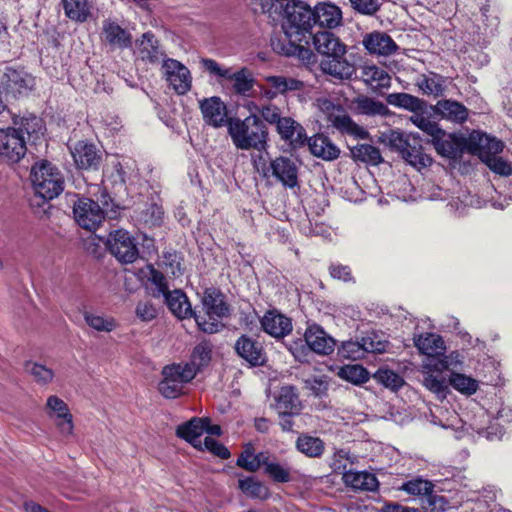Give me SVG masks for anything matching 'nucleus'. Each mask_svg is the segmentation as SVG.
<instances>
[{
  "label": "nucleus",
  "mask_w": 512,
  "mask_h": 512,
  "mask_svg": "<svg viewBox=\"0 0 512 512\" xmlns=\"http://www.w3.org/2000/svg\"><path fill=\"white\" fill-rule=\"evenodd\" d=\"M227 128L237 149L262 151L266 148L268 131L258 115L252 113L244 119L231 118Z\"/></svg>",
  "instance_id": "obj_1"
},
{
  "label": "nucleus",
  "mask_w": 512,
  "mask_h": 512,
  "mask_svg": "<svg viewBox=\"0 0 512 512\" xmlns=\"http://www.w3.org/2000/svg\"><path fill=\"white\" fill-rule=\"evenodd\" d=\"M30 178L35 194L45 201L58 197L64 190V177L51 162L41 160L31 167Z\"/></svg>",
  "instance_id": "obj_2"
},
{
  "label": "nucleus",
  "mask_w": 512,
  "mask_h": 512,
  "mask_svg": "<svg viewBox=\"0 0 512 512\" xmlns=\"http://www.w3.org/2000/svg\"><path fill=\"white\" fill-rule=\"evenodd\" d=\"M202 304L205 316L196 313L194 315L199 329L209 334L219 332L224 327L220 319L229 315V307L225 303L222 293L215 288L205 289Z\"/></svg>",
  "instance_id": "obj_3"
},
{
  "label": "nucleus",
  "mask_w": 512,
  "mask_h": 512,
  "mask_svg": "<svg viewBox=\"0 0 512 512\" xmlns=\"http://www.w3.org/2000/svg\"><path fill=\"white\" fill-rule=\"evenodd\" d=\"M285 21L282 25L284 33L293 40H304L311 34L315 25L313 8L300 0L287 2L285 9Z\"/></svg>",
  "instance_id": "obj_4"
},
{
  "label": "nucleus",
  "mask_w": 512,
  "mask_h": 512,
  "mask_svg": "<svg viewBox=\"0 0 512 512\" xmlns=\"http://www.w3.org/2000/svg\"><path fill=\"white\" fill-rule=\"evenodd\" d=\"M163 379L159 383V392L168 399H175L184 393V386L196 376L191 364L174 363L162 370Z\"/></svg>",
  "instance_id": "obj_5"
},
{
  "label": "nucleus",
  "mask_w": 512,
  "mask_h": 512,
  "mask_svg": "<svg viewBox=\"0 0 512 512\" xmlns=\"http://www.w3.org/2000/svg\"><path fill=\"white\" fill-rule=\"evenodd\" d=\"M106 245L110 253L121 263H133L139 256L135 239L126 230L110 232Z\"/></svg>",
  "instance_id": "obj_6"
},
{
  "label": "nucleus",
  "mask_w": 512,
  "mask_h": 512,
  "mask_svg": "<svg viewBox=\"0 0 512 512\" xmlns=\"http://www.w3.org/2000/svg\"><path fill=\"white\" fill-rule=\"evenodd\" d=\"M27 152V139L15 127L0 129V157L18 163Z\"/></svg>",
  "instance_id": "obj_7"
},
{
  "label": "nucleus",
  "mask_w": 512,
  "mask_h": 512,
  "mask_svg": "<svg viewBox=\"0 0 512 512\" xmlns=\"http://www.w3.org/2000/svg\"><path fill=\"white\" fill-rule=\"evenodd\" d=\"M161 70L169 87L178 95H184L191 89V73L189 69L178 60L172 58L163 59Z\"/></svg>",
  "instance_id": "obj_8"
},
{
  "label": "nucleus",
  "mask_w": 512,
  "mask_h": 512,
  "mask_svg": "<svg viewBox=\"0 0 512 512\" xmlns=\"http://www.w3.org/2000/svg\"><path fill=\"white\" fill-rule=\"evenodd\" d=\"M73 214L78 225L88 231H95L105 218L100 205L89 198L79 199L74 204Z\"/></svg>",
  "instance_id": "obj_9"
},
{
  "label": "nucleus",
  "mask_w": 512,
  "mask_h": 512,
  "mask_svg": "<svg viewBox=\"0 0 512 512\" xmlns=\"http://www.w3.org/2000/svg\"><path fill=\"white\" fill-rule=\"evenodd\" d=\"M467 150L477 155L483 163L498 155L503 150V143L485 133L474 131L466 142Z\"/></svg>",
  "instance_id": "obj_10"
},
{
  "label": "nucleus",
  "mask_w": 512,
  "mask_h": 512,
  "mask_svg": "<svg viewBox=\"0 0 512 512\" xmlns=\"http://www.w3.org/2000/svg\"><path fill=\"white\" fill-rule=\"evenodd\" d=\"M48 415L55 420L60 434L64 437L71 436L74 431L73 416L68 405L58 396L51 395L46 402Z\"/></svg>",
  "instance_id": "obj_11"
},
{
  "label": "nucleus",
  "mask_w": 512,
  "mask_h": 512,
  "mask_svg": "<svg viewBox=\"0 0 512 512\" xmlns=\"http://www.w3.org/2000/svg\"><path fill=\"white\" fill-rule=\"evenodd\" d=\"M100 37L112 49H126L132 44L131 34L110 18L102 21Z\"/></svg>",
  "instance_id": "obj_12"
},
{
  "label": "nucleus",
  "mask_w": 512,
  "mask_h": 512,
  "mask_svg": "<svg viewBox=\"0 0 512 512\" xmlns=\"http://www.w3.org/2000/svg\"><path fill=\"white\" fill-rule=\"evenodd\" d=\"M319 66L325 75L339 81L350 80L356 73L355 65L346 58V54L323 58Z\"/></svg>",
  "instance_id": "obj_13"
},
{
  "label": "nucleus",
  "mask_w": 512,
  "mask_h": 512,
  "mask_svg": "<svg viewBox=\"0 0 512 512\" xmlns=\"http://www.w3.org/2000/svg\"><path fill=\"white\" fill-rule=\"evenodd\" d=\"M304 338L309 348L319 355L331 354L336 346L335 339L315 323L308 325Z\"/></svg>",
  "instance_id": "obj_14"
},
{
  "label": "nucleus",
  "mask_w": 512,
  "mask_h": 512,
  "mask_svg": "<svg viewBox=\"0 0 512 512\" xmlns=\"http://www.w3.org/2000/svg\"><path fill=\"white\" fill-rule=\"evenodd\" d=\"M200 110L206 124L215 128L228 125L227 107L220 97L213 96L201 100Z\"/></svg>",
  "instance_id": "obj_15"
},
{
  "label": "nucleus",
  "mask_w": 512,
  "mask_h": 512,
  "mask_svg": "<svg viewBox=\"0 0 512 512\" xmlns=\"http://www.w3.org/2000/svg\"><path fill=\"white\" fill-rule=\"evenodd\" d=\"M315 25L326 29H335L342 25L341 9L331 2H319L313 8Z\"/></svg>",
  "instance_id": "obj_16"
},
{
  "label": "nucleus",
  "mask_w": 512,
  "mask_h": 512,
  "mask_svg": "<svg viewBox=\"0 0 512 512\" xmlns=\"http://www.w3.org/2000/svg\"><path fill=\"white\" fill-rule=\"evenodd\" d=\"M270 170L284 186L294 188L298 185V168L292 159L284 156L277 157L271 161Z\"/></svg>",
  "instance_id": "obj_17"
},
{
  "label": "nucleus",
  "mask_w": 512,
  "mask_h": 512,
  "mask_svg": "<svg viewBox=\"0 0 512 512\" xmlns=\"http://www.w3.org/2000/svg\"><path fill=\"white\" fill-rule=\"evenodd\" d=\"M363 46L370 53L378 56H390L398 49L395 41L385 32L374 31L363 38Z\"/></svg>",
  "instance_id": "obj_18"
},
{
  "label": "nucleus",
  "mask_w": 512,
  "mask_h": 512,
  "mask_svg": "<svg viewBox=\"0 0 512 512\" xmlns=\"http://www.w3.org/2000/svg\"><path fill=\"white\" fill-rule=\"evenodd\" d=\"M440 132L441 134L431 139L438 154L451 159L460 156L467 140L454 134H447L443 129H440Z\"/></svg>",
  "instance_id": "obj_19"
},
{
  "label": "nucleus",
  "mask_w": 512,
  "mask_h": 512,
  "mask_svg": "<svg viewBox=\"0 0 512 512\" xmlns=\"http://www.w3.org/2000/svg\"><path fill=\"white\" fill-rule=\"evenodd\" d=\"M313 45L318 53L324 58L331 56H339L347 53L346 45L328 31H320L313 35Z\"/></svg>",
  "instance_id": "obj_20"
},
{
  "label": "nucleus",
  "mask_w": 512,
  "mask_h": 512,
  "mask_svg": "<svg viewBox=\"0 0 512 512\" xmlns=\"http://www.w3.org/2000/svg\"><path fill=\"white\" fill-rule=\"evenodd\" d=\"M261 325L267 334L275 338H283L292 331L291 319L276 310L267 311Z\"/></svg>",
  "instance_id": "obj_21"
},
{
  "label": "nucleus",
  "mask_w": 512,
  "mask_h": 512,
  "mask_svg": "<svg viewBox=\"0 0 512 512\" xmlns=\"http://www.w3.org/2000/svg\"><path fill=\"white\" fill-rule=\"evenodd\" d=\"M235 350L241 358L252 366H260L265 362L262 346L251 337L246 335L239 337L235 343Z\"/></svg>",
  "instance_id": "obj_22"
},
{
  "label": "nucleus",
  "mask_w": 512,
  "mask_h": 512,
  "mask_svg": "<svg viewBox=\"0 0 512 512\" xmlns=\"http://www.w3.org/2000/svg\"><path fill=\"white\" fill-rule=\"evenodd\" d=\"M302 409L296 390L292 386H284L276 397V410L279 416L298 415Z\"/></svg>",
  "instance_id": "obj_23"
},
{
  "label": "nucleus",
  "mask_w": 512,
  "mask_h": 512,
  "mask_svg": "<svg viewBox=\"0 0 512 512\" xmlns=\"http://www.w3.org/2000/svg\"><path fill=\"white\" fill-rule=\"evenodd\" d=\"M329 121L341 133H346L359 139H366L369 136L367 130L355 123L345 111L339 108L336 112L329 115Z\"/></svg>",
  "instance_id": "obj_24"
},
{
  "label": "nucleus",
  "mask_w": 512,
  "mask_h": 512,
  "mask_svg": "<svg viewBox=\"0 0 512 512\" xmlns=\"http://www.w3.org/2000/svg\"><path fill=\"white\" fill-rule=\"evenodd\" d=\"M163 297L168 309L174 316L179 319L194 318L195 311H193L188 297L182 290L169 291Z\"/></svg>",
  "instance_id": "obj_25"
},
{
  "label": "nucleus",
  "mask_w": 512,
  "mask_h": 512,
  "mask_svg": "<svg viewBox=\"0 0 512 512\" xmlns=\"http://www.w3.org/2000/svg\"><path fill=\"white\" fill-rule=\"evenodd\" d=\"M308 146L310 152L325 161H333L340 155V149L332 140L323 134H316L309 138Z\"/></svg>",
  "instance_id": "obj_26"
},
{
  "label": "nucleus",
  "mask_w": 512,
  "mask_h": 512,
  "mask_svg": "<svg viewBox=\"0 0 512 512\" xmlns=\"http://www.w3.org/2000/svg\"><path fill=\"white\" fill-rule=\"evenodd\" d=\"M208 423L209 418L194 417L190 421L179 425L176 434L178 437L191 443L194 447L202 448L200 437L205 432L206 424Z\"/></svg>",
  "instance_id": "obj_27"
},
{
  "label": "nucleus",
  "mask_w": 512,
  "mask_h": 512,
  "mask_svg": "<svg viewBox=\"0 0 512 512\" xmlns=\"http://www.w3.org/2000/svg\"><path fill=\"white\" fill-rule=\"evenodd\" d=\"M415 347L421 354L427 355L433 359L446 350L443 338L435 333H423L413 338Z\"/></svg>",
  "instance_id": "obj_28"
},
{
  "label": "nucleus",
  "mask_w": 512,
  "mask_h": 512,
  "mask_svg": "<svg viewBox=\"0 0 512 512\" xmlns=\"http://www.w3.org/2000/svg\"><path fill=\"white\" fill-rule=\"evenodd\" d=\"M71 154L81 169L95 168L99 165L100 156L93 144L80 141L71 150Z\"/></svg>",
  "instance_id": "obj_29"
},
{
  "label": "nucleus",
  "mask_w": 512,
  "mask_h": 512,
  "mask_svg": "<svg viewBox=\"0 0 512 512\" xmlns=\"http://www.w3.org/2000/svg\"><path fill=\"white\" fill-rule=\"evenodd\" d=\"M435 112L442 118L454 122L463 123L468 118V109L454 100H440L435 105Z\"/></svg>",
  "instance_id": "obj_30"
},
{
  "label": "nucleus",
  "mask_w": 512,
  "mask_h": 512,
  "mask_svg": "<svg viewBox=\"0 0 512 512\" xmlns=\"http://www.w3.org/2000/svg\"><path fill=\"white\" fill-rule=\"evenodd\" d=\"M281 139L302 144L305 140V129L291 117H281L275 124Z\"/></svg>",
  "instance_id": "obj_31"
},
{
  "label": "nucleus",
  "mask_w": 512,
  "mask_h": 512,
  "mask_svg": "<svg viewBox=\"0 0 512 512\" xmlns=\"http://www.w3.org/2000/svg\"><path fill=\"white\" fill-rule=\"evenodd\" d=\"M13 124L15 129L21 131L23 137H26V139L32 138L33 141L42 136L45 131L42 119L32 114L23 116L19 120L14 119Z\"/></svg>",
  "instance_id": "obj_32"
},
{
  "label": "nucleus",
  "mask_w": 512,
  "mask_h": 512,
  "mask_svg": "<svg viewBox=\"0 0 512 512\" xmlns=\"http://www.w3.org/2000/svg\"><path fill=\"white\" fill-rule=\"evenodd\" d=\"M400 154L405 161L417 168L427 167L432 163V159L423 152L419 137L415 135L411 137L409 146H406Z\"/></svg>",
  "instance_id": "obj_33"
},
{
  "label": "nucleus",
  "mask_w": 512,
  "mask_h": 512,
  "mask_svg": "<svg viewBox=\"0 0 512 512\" xmlns=\"http://www.w3.org/2000/svg\"><path fill=\"white\" fill-rule=\"evenodd\" d=\"M138 53L142 60L150 63H158L160 60L163 61L165 59L157 39L151 32H146L142 35L141 40L138 42Z\"/></svg>",
  "instance_id": "obj_34"
},
{
  "label": "nucleus",
  "mask_w": 512,
  "mask_h": 512,
  "mask_svg": "<svg viewBox=\"0 0 512 512\" xmlns=\"http://www.w3.org/2000/svg\"><path fill=\"white\" fill-rule=\"evenodd\" d=\"M226 80L233 82V91L240 96H251V91L254 87L255 79L252 72L248 68H241L233 72L230 70L229 76Z\"/></svg>",
  "instance_id": "obj_35"
},
{
  "label": "nucleus",
  "mask_w": 512,
  "mask_h": 512,
  "mask_svg": "<svg viewBox=\"0 0 512 512\" xmlns=\"http://www.w3.org/2000/svg\"><path fill=\"white\" fill-rule=\"evenodd\" d=\"M343 480L347 486L355 490L374 491L378 487V480L375 475L364 471H348L344 473Z\"/></svg>",
  "instance_id": "obj_36"
},
{
  "label": "nucleus",
  "mask_w": 512,
  "mask_h": 512,
  "mask_svg": "<svg viewBox=\"0 0 512 512\" xmlns=\"http://www.w3.org/2000/svg\"><path fill=\"white\" fill-rule=\"evenodd\" d=\"M268 451H262L254 454V448L247 444L237 459V466L249 472H256L261 466L264 467L267 460Z\"/></svg>",
  "instance_id": "obj_37"
},
{
  "label": "nucleus",
  "mask_w": 512,
  "mask_h": 512,
  "mask_svg": "<svg viewBox=\"0 0 512 512\" xmlns=\"http://www.w3.org/2000/svg\"><path fill=\"white\" fill-rule=\"evenodd\" d=\"M264 472L272 480L278 483H286L291 480V469L287 463L279 462L275 456L268 453L264 464Z\"/></svg>",
  "instance_id": "obj_38"
},
{
  "label": "nucleus",
  "mask_w": 512,
  "mask_h": 512,
  "mask_svg": "<svg viewBox=\"0 0 512 512\" xmlns=\"http://www.w3.org/2000/svg\"><path fill=\"white\" fill-rule=\"evenodd\" d=\"M362 78L373 89L388 88L391 84L390 75L375 65L365 66L362 70Z\"/></svg>",
  "instance_id": "obj_39"
},
{
  "label": "nucleus",
  "mask_w": 512,
  "mask_h": 512,
  "mask_svg": "<svg viewBox=\"0 0 512 512\" xmlns=\"http://www.w3.org/2000/svg\"><path fill=\"white\" fill-rule=\"evenodd\" d=\"M296 448L307 457L318 458L322 456L325 446L320 438L303 433L297 438Z\"/></svg>",
  "instance_id": "obj_40"
},
{
  "label": "nucleus",
  "mask_w": 512,
  "mask_h": 512,
  "mask_svg": "<svg viewBox=\"0 0 512 512\" xmlns=\"http://www.w3.org/2000/svg\"><path fill=\"white\" fill-rule=\"evenodd\" d=\"M83 318L90 328L98 332L109 333L117 327V322L114 317L102 313L84 311Z\"/></svg>",
  "instance_id": "obj_41"
},
{
  "label": "nucleus",
  "mask_w": 512,
  "mask_h": 512,
  "mask_svg": "<svg viewBox=\"0 0 512 512\" xmlns=\"http://www.w3.org/2000/svg\"><path fill=\"white\" fill-rule=\"evenodd\" d=\"M463 363V358L457 351L445 355V352L436 356L435 359H431L426 368L430 371L443 372L445 370H452L459 368Z\"/></svg>",
  "instance_id": "obj_42"
},
{
  "label": "nucleus",
  "mask_w": 512,
  "mask_h": 512,
  "mask_svg": "<svg viewBox=\"0 0 512 512\" xmlns=\"http://www.w3.org/2000/svg\"><path fill=\"white\" fill-rule=\"evenodd\" d=\"M5 75L8 87L20 94L30 91L35 84L32 75L23 70L10 69Z\"/></svg>",
  "instance_id": "obj_43"
},
{
  "label": "nucleus",
  "mask_w": 512,
  "mask_h": 512,
  "mask_svg": "<svg viewBox=\"0 0 512 512\" xmlns=\"http://www.w3.org/2000/svg\"><path fill=\"white\" fill-rule=\"evenodd\" d=\"M351 155L354 160L370 165H379L383 162L380 150L370 144H357L351 148Z\"/></svg>",
  "instance_id": "obj_44"
},
{
  "label": "nucleus",
  "mask_w": 512,
  "mask_h": 512,
  "mask_svg": "<svg viewBox=\"0 0 512 512\" xmlns=\"http://www.w3.org/2000/svg\"><path fill=\"white\" fill-rule=\"evenodd\" d=\"M65 15L72 21L85 22L90 15L88 0H62Z\"/></svg>",
  "instance_id": "obj_45"
},
{
  "label": "nucleus",
  "mask_w": 512,
  "mask_h": 512,
  "mask_svg": "<svg viewBox=\"0 0 512 512\" xmlns=\"http://www.w3.org/2000/svg\"><path fill=\"white\" fill-rule=\"evenodd\" d=\"M389 104L409 110L414 114L425 110L426 104L423 100L408 93H393L387 98Z\"/></svg>",
  "instance_id": "obj_46"
},
{
  "label": "nucleus",
  "mask_w": 512,
  "mask_h": 512,
  "mask_svg": "<svg viewBox=\"0 0 512 512\" xmlns=\"http://www.w3.org/2000/svg\"><path fill=\"white\" fill-rule=\"evenodd\" d=\"M269 87L276 90L278 94H286L290 91L301 90L304 86L303 82L292 77L284 75H271L264 78Z\"/></svg>",
  "instance_id": "obj_47"
},
{
  "label": "nucleus",
  "mask_w": 512,
  "mask_h": 512,
  "mask_svg": "<svg viewBox=\"0 0 512 512\" xmlns=\"http://www.w3.org/2000/svg\"><path fill=\"white\" fill-rule=\"evenodd\" d=\"M449 385L465 396L475 394L479 388V382L476 379L458 372L450 373Z\"/></svg>",
  "instance_id": "obj_48"
},
{
  "label": "nucleus",
  "mask_w": 512,
  "mask_h": 512,
  "mask_svg": "<svg viewBox=\"0 0 512 512\" xmlns=\"http://www.w3.org/2000/svg\"><path fill=\"white\" fill-rule=\"evenodd\" d=\"M355 104L358 111L367 116H386L389 113L388 107L383 102L367 96L358 97Z\"/></svg>",
  "instance_id": "obj_49"
},
{
  "label": "nucleus",
  "mask_w": 512,
  "mask_h": 512,
  "mask_svg": "<svg viewBox=\"0 0 512 512\" xmlns=\"http://www.w3.org/2000/svg\"><path fill=\"white\" fill-rule=\"evenodd\" d=\"M238 487L249 497L266 499L269 496V489L255 477L239 479Z\"/></svg>",
  "instance_id": "obj_50"
},
{
  "label": "nucleus",
  "mask_w": 512,
  "mask_h": 512,
  "mask_svg": "<svg viewBox=\"0 0 512 512\" xmlns=\"http://www.w3.org/2000/svg\"><path fill=\"white\" fill-rule=\"evenodd\" d=\"M302 41L303 40H293L292 37L284 33L283 37H273L271 39V47L273 51L278 54L292 56L301 51L300 44Z\"/></svg>",
  "instance_id": "obj_51"
},
{
  "label": "nucleus",
  "mask_w": 512,
  "mask_h": 512,
  "mask_svg": "<svg viewBox=\"0 0 512 512\" xmlns=\"http://www.w3.org/2000/svg\"><path fill=\"white\" fill-rule=\"evenodd\" d=\"M423 385L438 399H445L449 394V381L444 377L434 375L431 372L424 373Z\"/></svg>",
  "instance_id": "obj_52"
},
{
  "label": "nucleus",
  "mask_w": 512,
  "mask_h": 512,
  "mask_svg": "<svg viewBox=\"0 0 512 512\" xmlns=\"http://www.w3.org/2000/svg\"><path fill=\"white\" fill-rule=\"evenodd\" d=\"M412 136V134L407 135L399 130H390L383 133L380 140L392 150L400 153L406 146H409Z\"/></svg>",
  "instance_id": "obj_53"
},
{
  "label": "nucleus",
  "mask_w": 512,
  "mask_h": 512,
  "mask_svg": "<svg viewBox=\"0 0 512 512\" xmlns=\"http://www.w3.org/2000/svg\"><path fill=\"white\" fill-rule=\"evenodd\" d=\"M417 86L427 95L439 96L444 90L441 76L435 73L421 75L417 80Z\"/></svg>",
  "instance_id": "obj_54"
},
{
  "label": "nucleus",
  "mask_w": 512,
  "mask_h": 512,
  "mask_svg": "<svg viewBox=\"0 0 512 512\" xmlns=\"http://www.w3.org/2000/svg\"><path fill=\"white\" fill-rule=\"evenodd\" d=\"M338 375L340 378L353 384H363L369 380L368 371L361 365H345L340 368Z\"/></svg>",
  "instance_id": "obj_55"
},
{
  "label": "nucleus",
  "mask_w": 512,
  "mask_h": 512,
  "mask_svg": "<svg viewBox=\"0 0 512 512\" xmlns=\"http://www.w3.org/2000/svg\"><path fill=\"white\" fill-rule=\"evenodd\" d=\"M212 356V345L203 341L195 346L191 355V362H187L186 364H191L196 369V373L200 370V368L206 366Z\"/></svg>",
  "instance_id": "obj_56"
},
{
  "label": "nucleus",
  "mask_w": 512,
  "mask_h": 512,
  "mask_svg": "<svg viewBox=\"0 0 512 512\" xmlns=\"http://www.w3.org/2000/svg\"><path fill=\"white\" fill-rule=\"evenodd\" d=\"M410 121L422 130L425 134L431 137L438 136L441 134L439 125L432 121L429 116H427L424 110L416 112L410 117Z\"/></svg>",
  "instance_id": "obj_57"
},
{
  "label": "nucleus",
  "mask_w": 512,
  "mask_h": 512,
  "mask_svg": "<svg viewBox=\"0 0 512 512\" xmlns=\"http://www.w3.org/2000/svg\"><path fill=\"white\" fill-rule=\"evenodd\" d=\"M374 379L391 390H398L404 384V380L399 374L387 368L378 369L374 374Z\"/></svg>",
  "instance_id": "obj_58"
},
{
  "label": "nucleus",
  "mask_w": 512,
  "mask_h": 512,
  "mask_svg": "<svg viewBox=\"0 0 512 512\" xmlns=\"http://www.w3.org/2000/svg\"><path fill=\"white\" fill-rule=\"evenodd\" d=\"M25 369L37 383L48 384L53 380V370L40 363L28 361Z\"/></svg>",
  "instance_id": "obj_59"
},
{
  "label": "nucleus",
  "mask_w": 512,
  "mask_h": 512,
  "mask_svg": "<svg viewBox=\"0 0 512 512\" xmlns=\"http://www.w3.org/2000/svg\"><path fill=\"white\" fill-rule=\"evenodd\" d=\"M401 490L411 495H427L432 492L433 485L428 480L415 478L402 484Z\"/></svg>",
  "instance_id": "obj_60"
},
{
  "label": "nucleus",
  "mask_w": 512,
  "mask_h": 512,
  "mask_svg": "<svg viewBox=\"0 0 512 512\" xmlns=\"http://www.w3.org/2000/svg\"><path fill=\"white\" fill-rule=\"evenodd\" d=\"M148 279L155 286L153 297L158 298L160 296H164L170 291L167 285L166 277L152 266H149Z\"/></svg>",
  "instance_id": "obj_61"
},
{
  "label": "nucleus",
  "mask_w": 512,
  "mask_h": 512,
  "mask_svg": "<svg viewBox=\"0 0 512 512\" xmlns=\"http://www.w3.org/2000/svg\"><path fill=\"white\" fill-rule=\"evenodd\" d=\"M135 315L142 322H150L157 317L158 310L150 300H140L136 304Z\"/></svg>",
  "instance_id": "obj_62"
},
{
  "label": "nucleus",
  "mask_w": 512,
  "mask_h": 512,
  "mask_svg": "<svg viewBox=\"0 0 512 512\" xmlns=\"http://www.w3.org/2000/svg\"><path fill=\"white\" fill-rule=\"evenodd\" d=\"M339 353L344 358L353 360L361 359L365 356L361 341L358 342L349 340L343 342L341 347L339 348Z\"/></svg>",
  "instance_id": "obj_63"
},
{
  "label": "nucleus",
  "mask_w": 512,
  "mask_h": 512,
  "mask_svg": "<svg viewBox=\"0 0 512 512\" xmlns=\"http://www.w3.org/2000/svg\"><path fill=\"white\" fill-rule=\"evenodd\" d=\"M364 354L366 353H382L386 350L387 342L379 340L377 335L368 334L361 339Z\"/></svg>",
  "instance_id": "obj_64"
}]
</instances>
